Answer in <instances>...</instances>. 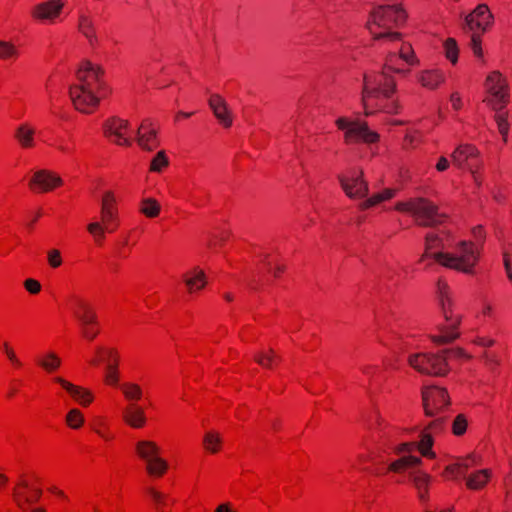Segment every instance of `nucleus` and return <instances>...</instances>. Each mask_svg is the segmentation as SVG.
<instances>
[{"instance_id":"nucleus-27","label":"nucleus","mask_w":512,"mask_h":512,"mask_svg":"<svg viewBox=\"0 0 512 512\" xmlns=\"http://www.w3.org/2000/svg\"><path fill=\"white\" fill-rule=\"evenodd\" d=\"M183 278L189 292L191 293L202 289L206 285L205 273L198 267L185 274Z\"/></svg>"},{"instance_id":"nucleus-43","label":"nucleus","mask_w":512,"mask_h":512,"mask_svg":"<svg viewBox=\"0 0 512 512\" xmlns=\"http://www.w3.org/2000/svg\"><path fill=\"white\" fill-rule=\"evenodd\" d=\"M444 49L446 58L452 64H455L458 61L459 52L456 40L453 38H448L444 43Z\"/></svg>"},{"instance_id":"nucleus-44","label":"nucleus","mask_w":512,"mask_h":512,"mask_svg":"<svg viewBox=\"0 0 512 512\" xmlns=\"http://www.w3.org/2000/svg\"><path fill=\"white\" fill-rule=\"evenodd\" d=\"M465 25L469 29V31L473 33H477V31L484 32L487 27L484 21L478 20L473 13H470L465 17Z\"/></svg>"},{"instance_id":"nucleus-38","label":"nucleus","mask_w":512,"mask_h":512,"mask_svg":"<svg viewBox=\"0 0 512 512\" xmlns=\"http://www.w3.org/2000/svg\"><path fill=\"white\" fill-rule=\"evenodd\" d=\"M168 468L167 462L161 457L154 458V460L147 463L146 469L150 475L161 476Z\"/></svg>"},{"instance_id":"nucleus-41","label":"nucleus","mask_w":512,"mask_h":512,"mask_svg":"<svg viewBox=\"0 0 512 512\" xmlns=\"http://www.w3.org/2000/svg\"><path fill=\"white\" fill-rule=\"evenodd\" d=\"M399 104L396 100H391L387 104L383 105L380 100H374V102H370V110H382L386 113L394 114L398 113L399 110Z\"/></svg>"},{"instance_id":"nucleus-19","label":"nucleus","mask_w":512,"mask_h":512,"mask_svg":"<svg viewBox=\"0 0 512 512\" xmlns=\"http://www.w3.org/2000/svg\"><path fill=\"white\" fill-rule=\"evenodd\" d=\"M208 104L221 125L226 128L232 125L231 111L224 98L218 94H213L210 96Z\"/></svg>"},{"instance_id":"nucleus-54","label":"nucleus","mask_w":512,"mask_h":512,"mask_svg":"<svg viewBox=\"0 0 512 512\" xmlns=\"http://www.w3.org/2000/svg\"><path fill=\"white\" fill-rule=\"evenodd\" d=\"M274 359L275 356L272 350H270V353L268 355L260 353L255 356L256 362L262 365L263 367H271V364L274 361Z\"/></svg>"},{"instance_id":"nucleus-45","label":"nucleus","mask_w":512,"mask_h":512,"mask_svg":"<svg viewBox=\"0 0 512 512\" xmlns=\"http://www.w3.org/2000/svg\"><path fill=\"white\" fill-rule=\"evenodd\" d=\"M472 13L478 20L484 21L486 27L492 23L493 15L486 4H479Z\"/></svg>"},{"instance_id":"nucleus-3","label":"nucleus","mask_w":512,"mask_h":512,"mask_svg":"<svg viewBox=\"0 0 512 512\" xmlns=\"http://www.w3.org/2000/svg\"><path fill=\"white\" fill-rule=\"evenodd\" d=\"M452 353L455 357H466V353L461 348L453 350H442L439 353H415L408 357V363L411 367L422 374L432 376H445L449 371L446 355Z\"/></svg>"},{"instance_id":"nucleus-39","label":"nucleus","mask_w":512,"mask_h":512,"mask_svg":"<svg viewBox=\"0 0 512 512\" xmlns=\"http://www.w3.org/2000/svg\"><path fill=\"white\" fill-rule=\"evenodd\" d=\"M87 230L94 237L96 242H101L104 239L106 231L110 232L102 219L101 221H95L88 224Z\"/></svg>"},{"instance_id":"nucleus-57","label":"nucleus","mask_w":512,"mask_h":512,"mask_svg":"<svg viewBox=\"0 0 512 512\" xmlns=\"http://www.w3.org/2000/svg\"><path fill=\"white\" fill-rule=\"evenodd\" d=\"M395 57H396V54L395 53H390L387 58H386V63H385V67L386 68H389L390 70L396 72V73H404L403 70L401 69H398V68H393L392 65L394 63V60H395Z\"/></svg>"},{"instance_id":"nucleus-4","label":"nucleus","mask_w":512,"mask_h":512,"mask_svg":"<svg viewBox=\"0 0 512 512\" xmlns=\"http://www.w3.org/2000/svg\"><path fill=\"white\" fill-rule=\"evenodd\" d=\"M432 256L444 267L471 274L479 253L472 242L461 241L456 245L454 252H434Z\"/></svg>"},{"instance_id":"nucleus-23","label":"nucleus","mask_w":512,"mask_h":512,"mask_svg":"<svg viewBox=\"0 0 512 512\" xmlns=\"http://www.w3.org/2000/svg\"><path fill=\"white\" fill-rule=\"evenodd\" d=\"M123 420L132 428H141L146 423L144 409L131 403L123 410Z\"/></svg>"},{"instance_id":"nucleus-49","label":"nucleus","mask_w":512,"mask_h":512,"mask_svg":"<svg viewBox=\"0 0 512 512\" xmlns=\"http://www.w3.org/2000/svg\"><path fill=\"white\" fill-rule=\"evenodd\" d=\"M467 429V419L463 414L456 416L452 423V430L456 436H460L465 433Z\"/></svg>"},{"instance_id":"nucleus-62","label":"nucleus","mask_w":512,"mask_h":512,"mask_svg":"<svg viewBox=\"0 0 512 512\" xmlns=\"http://www.w3.org/2000/svg\"><path fill=\"white\" fill-rule=\"evenodd\" d=\"M215 512H235L232 510L231 505L229 503H223L220 504L216 509Z\"/></svg>"},{"instance_id":"nucleus-8","label":"nucleus","mask_w":512,"mask_h":512,"mask_svg":"<svg viewBox=\"0 0 512 512\" xmlns=\"http://www.w3.org/2000/svg\"><path fill=\"white\" fill-rule=\"evenodd\" d=\"M422 463L421 458L412 456V455H404L392 462L389 465V470L393 472H401L402 470H410L409 471V479L414 484L415 488L418 490L419 498L424 501L426 499L427 486L429 483V476L417 469V467Z\"/></svg>"},{"instance_id":"nucleus-17","label":"nucleus","mask_w":512,"mask_h":512,"mask_svg":"<svg viewBox=\"0 0 512 512\" xmlns=\"http://www.w3.org/2000/svg\"><path fill=\"white\" fill-rule=\"evenodd\" d=\"M101 219L109 231H114L118 226L116 198L111 191L105 192L102 196Z\"/></svg>"},{"instance_id":"nucleus-21","label":"nucleus","mask_w":512,"mask_h":512,"mask_svg":"<svg viewBox=\"0 0 512 512\" xmlns=\"http://www.w3.org/2000/svg\"><path fill=\"white\" fill-rule=\"evenodd\" d=\"M62 183L61 178L47 170H38L34 173L30 185L38 186L42 191H48Z\"/></svg>"},{"instance_id":"nucleus-28","label":"nucleus","mask_w":512,"mask_h":512,"mask_svg":"<svg viewBox=\"0 0 512 512\" xmlns=\"http://www.w3.org/2000/svg\"><path fill=\"white\" fill-rule=\"evenodd\" d=\"M397 190L387 188L383 190L382 192L376 193L372 195L371 197L367 198L365 201L361 202L359 204V208L362 210L368 209L372 206H375L383 201L389 200L393 198L396 195Z\"/></svg>"},{"instance_id":"nucleus-35","label":"nucleus","mask_w":512,"mask_h":512,"mask_svg":"<svg viewBox=\"0 0 512 512\" xmlns=\"http://www.w3.org/2000/svg\"><path fill=\"white\" fill-rule=\"evenodd\" d=\"M139 209L140 212L143 213L145 216L154 218L158 216L160 212V205L153 198H145L141 201Z\"/></svg>"},{"instance_id":"nucleus-10","label":"nucleus","mask_w":512,"mask_h":512,"mask_svg":"<svg viewBox=\"0 0 512 512\" xmlns=\"http://www.w3.org/2000/svg\"><path fill=\"white\" fill-rule=\"evenodd\" d=\"M335 123L338 129L344 132V141L347 144L356 142L374 144L379 140V134L370 130L366 122L351 121L340 117Z\"/></svg>"},{"instance_id":"nucleus-64","label":"nucleus","mask_w":512,"mask_h":512,"mask_svg":"<svg viewBox=\"0 0 512 512\" xmlns=\"http://www.w3.org/2000/svg\"><path fill=\"white\" fill-rule=\"evenodd\" d=\"M503 264H504L505 272H507L509 270H512L511 262H510V259H509V256H508L507 252L503 253Z\"/></svg>"},{"instance_id":"nucleus-34","label":"nucleus","mask_w":512,"mask_h":512,"mask_svg":"<svg viewBox=\"0 0 512 512\" xmlns=\"http://www.w3.org/2000/svg\"><path fill=\"white\" fill-rule=\"evenodd\" d=\"M79 30L90 41V43L93 42L95 39L94 23L89 16L84 14L80 15Z\"/></svg>"},{"instance_id":"nucleus-59","label":"nucleus","mask_w":512,"mask_h":512,"mask_svg":"<svg viewBox=\"0 0 512 512\" xmlns=\"http://www.w3.org/2000/svg\"><path fill=\"white\" fill-rule=\"evenodd\" d=\"M450 101L455 110H459L461 108L462 101L460 95L457 92L451 94Z\"/></svg>"},{"instance_id":"nucleus-50","label":"nucleus","mask_w":512,"mask_h":512,"mask_svg":"<svg viewBox=\"0 0 512 512\" xmlns=\"http://www.w3.org/2000/svg\"><path fill=\"white\" fill-rule=\"evenodd\" d=\"M13 497L16 505L23 511H27V504L34 503L32 497L24 495L17 489L13 491Z\"/></svg>"},{"instance_id":"nucleus-24","label":"nucleus","mask_w":512,"mask_h":512,"mask_svg":"<svg viewBox=\"0 0 512 512\" xmlns=\"http://www.w3.org/2000/svg\"><path fill=\"white\" fill-rule=\"evenodd\" d=\"M418 81L423 87L434 90L445 81V76L440 70H424L419 73Z\"/></svg>"},{"instance_id":"nucleus-7","label":"nucleus","mask_w":512,"mask_h":512,"mask_svg":"<svg viewBox=\"0 0 512 512\" xmlns=\"http://www.w3.org/2000/svg\"><path fill=\"white\" fill-rule=\"evenodd\" d=\"M437 298L441 313L448 324L447 326H440L439 330L442 334L433 336L432 340L436 344L451 343L458 337V333L455 330L460 323V316L452 313L453 300L449 286L441 279L437 282Z\"/></svg>"},{"instance_id":"nucleus-22","label":"nucleus","mask_w":512,"mask_h":512,"mask_svg":"<svg viewBox=\"0 0 512 512\" xmlns=\"http://www.w3.org/2000/svg\"><path fill=\"white\" fill-rule=\"evenodd\" d=\"M55 381L59 383L81 405L87 406L91 403L92 395L88 390L74 385L61 377L55 378Z\"/></svg>"},{"instance_id":"nucleus-36","label":"nucleus","mask_w":512,"mask_h":512,"mask_svg":"<svg viewBox=\"0 0 512 512\" xmlns=\"http://www.w3.org/2000/svg\"><path fill=\"white\" fill-rule=\"evenodd\" d=\"M478 151L471 145H460L452 153V160H468L477 157Z\"/></svg>"},{"instance_id":"nucleus-25","label":"nucleus","mask_w":512,"mask_h":512,"mask_svg":"<svg viewBox=\"0 0 512 512\" xmlns=\"http://www.w3.org/2000/svg\"><path fill=\"white\" fill-rule=\"evenodd\" d=\"M136 452L141 459L148 463L159 456L160 448L153 441L141 440L136 444Z\"/></svg>"},{"instance_id":"nucleus-58","label":"nucleus","mask_w":512,"mask_h":512,"mask_svg":"<svg viewBox=\"0 0 512 512\" xmlns=\"http://www.w3.org/2000/svg\"><path fill=\"white\" fill-rule=\"evenodd\" d=\"M415 447L414 443H403L396 447L395 452L398 454L410 453Z\"/></svg>"},{"instance_id":"nucleus-16","label":"nucleus","mask_w":512,"mask_h":512,"mask_svg":"<svg viewBox=\"0 0 512 512\" xmlns=\"http://www.w3.org/2000/svg\"><path fill=\"white\" fill-rule=\"evenodd\" d=\"M63 7V0H48L35 5L31 15L40 21L54 22L60 15Z\"/></svg>"},{"instance_id":"nucleus-13","label":"nucleus","mask_w":512,"mask_h":512,"mask_svg":"<svg viewBox=\"0 0 512 512\" xmlns=\"http://www.w3.org/2000/svg\"><path fill=\"white\" fill-rule=\"evenodd\" d=\"M339 181L345 194L351 199H362L368 195V182L363 170H353L339 175Z\"/></svg>"},{"instance_id":"nucleus-52","label":"nucleus","mask_w":512,"mask_h":512,"mask_svg":"<svg viewBox=\"0 0 512 512\" xmlns=\"http://www.w3.org/2000/svg\"><path fill=\"white\" fill-rule=\"evenodd\" d=\"M470 47L475 56L482 57L483 52H482V47H481V38L478 33H473L471 35Z\"/></svg>"},{"instance_id":"nucleus-9","label":"nucleus","mask_w":512,"mask_h":512,"mask_svg":"<svg viewBox=\"0 0 512 512\" xmlns=\"http://www.w3.org/2000/svg\"><path fill=\"white\" fill-rule=\"evenodd\" d=\"M80 334L86 340L92 341L100 332L98 316L90 303L83 299H76L72 308Z\"/></svg>"},{"instance_id":"nucleus-2","label":"nucleus","mask_w":512,"mask_h":512,"mask_svg":"<svg viewBox=\"0 0 512 512\" xmlns=\"http://www.w3.org/2000/svg\"><path fill=\"white\" fill-rule=\"evenodd\" d=\"M406 17V12L398 5H379L371 11L366 28L375 40H400L401 34L392 29L402 25Z\"/></svg>"},{"instance_id":"nucleus-14","label":"nucleus","mask_w":512,"mask_h":512,"mask_svg":"<svg viewBox=\"0 0 512 512\" xmlns=\"http://www.w3.org/2000/svg\"><path fill=\"white\" fill-rule=\"evenodd\" d=\"M422 400L427 416H436L449 404V396L444 388L426 386L422 389Z\"/></svg>"},{"instance_id":"nucleus-40","label":"nucleus","mask_w":512,"mask_h":512,"mask_svg":"<svg viewBox=\"0 0 512 512\" xmlns=\"http://www.w3.org/2000/svg\"><path fill=\"white\" fill-rule=\"evenodd\" d=\"M61 364L60 358L53 352H49L46 356L39 360V365L47 372H52L59 368Z\"/></svg>"},{"instance_id":"nucleus-51","label":"nucleus","mask_w":512,"mask_h":512,"mask_svg":"<svg viewBox=\"0 0 512 512\" xmlns=\"http://www.w3.org/2000/svg\"><path fill=\"white\" fill-rule=\"evenodd\" d=\"M105 381L110 385H119L118 365H106Z\"/></svg>"},{"instance_id":"nucleus-61","label":"nucleus","mask_w":512,"mask_h":512,"mask_svg":"<svg viewBox=\"0 0 512 512\" xmlns=\"http://www.w3.org/2000/svg\"><path fill=\"white\" fill-rule=\"evenodd\" d=\"M8 359L11 361V363L17 367L21 366L20 360L17 358L14 351H8L7 354Z\"/></svg>"},{"instance_id":"nucleus-18","label":"nucleus","mask_w":512,"mask_h":512,"mask_svg":"<svg viewBox=\"0 0 512 512\" xmlns=\"http://www.w3.org/2000/svg\"><path fill=\"white\" fill-rule=\"evenodd\" d=\"M445 426V418L442 416L436 417L429 424L427 429L422 432L419 450L425 457L433 458L435 453L431 450L433 439L432 435L440 433Z\"/></svg>"},{"instance_id":"nucleus-12","label":"nucleus","mask_w":512,"mask_h":512,"mask_svg":"<svg viewBox=\"0 0 512 512\" xmlns=\"http://www.w3.org/2000/svg\"><path fill=\"white\" fill-rule=\"evenodd\" d=\"M488 93L489 97L484 101L496 112L495 121L497 122L499 133L502 135L503 139L506 140L509 124L507 120L508 114L503 111V109L508 102V94L505 92V89L499 90L498 87H492Z\"/></svg>"},{"instance_id":"nucleus-33","label":"nucleus","mask_w":512,"mask_h":512,"mask_svg":"<svg viewBox=\"0 0 512 512\" xmlns=\"http://www.w3.org/2000/svg\"><path fill=\"white\" fill-rule=\"evenodd\" d=\"M221 443L222 439L218 432L208 431L203 437L204 448L210 453H217Z\"/></svg>"},{"instance_id":"nucleus-56","label":"nucleus","mask_w":512,"mask_h":512,"mask_svg":"<svg viewBox=\"0 0 512 512\" xmlns=\"http://www.w3.org/2000/svg\"><path fill=\"white\" fill-rule=\"evenodd\" d=\"M149 494L151 495L152 499L154 500L155 504L159 507V506H163L165 505V496L163 494H161L160 492L150 488L149 490Z\"/></svg>"},{"instance_id":"nucleus-20","label":"nucleus","mask_w":512,"mask_h":512,"mask_svg":"<svg viewBox=\"0 0 512 512\" xmlns=\"http://www.w3.org/2000/svg\"><path fill=\"white\" fill-rule=\"evenodd\" d=\"M36 128L28 122H23L15 127L13 139L23 149H31L35 146Z\"/></svg>"},{"instance_id":"nucleus-53","label":"nucleus","mask_w":512,"mask_h":512,"mask_svg":"<svg viewBox=\"0 0 512 512\" xmlns=\"http://www.w3.org/2000/svg\"><path fill=\"white\" fill-rule=\"evenodd\" d=\"M48 262L53 268H57L62 264V258L60 251L57 249H51L48 251Z\"/></svg>"},{"instance_id":"nucleus-29","label":"nucleus","mask_w":512,"mask_h":512,"mask_svg":"<svg viewBox=\"0 0 512 512\" xmlns=\"http://www.w3.org/2000/svg\"><path fill=\"white\" fill-rule=\"evenodd\" d=\"M489 477L490 471L488 469L479 470L467 477L466 486L473 490L480 489L485 486Z\"/></svg>"},{"instance_id":"nucleus-6","label":"nucleus","mask_w":512,"mask_h":512,"mask_svg":"<svg viewBox=\"0 0 512 512\" xmlns=\"http://www.w3.org/2000/svg\"><path fill=\"white\" fill-rule=\"evenodd\" d=\"M396 91V83L394 79L389 78L383 71L380 74L363 75V88H362V105L366 116L372 115L373 111L370 110V102L385 98L389 100L393 93Z\"/></svg>"},{"instance_id":"nucleus-42","label":"nucleus","mask_w":512,"mask_h":512,"mask_svg":"<svg viewBox=\"0 0 512 512\" xmlns=\"http://www.w3.org/2000/svg\"><path fill=\"white\" fill-rule=\"evenodd\" d=\"M399 57L409 65H416L418 59L409 43H403L398 51Z\"/></svg>"},{"instance_id":"nucleus-1","label":"nucleus","mask_w":512,"mask_h":512,"mask_svg":"<svg viewBox=\"0 0 512 512\" xmlns=\"http://www.w3.org/2000/svg\"><path fill=\"white\" fill-rule=\"evenodd\" d=\"M101 74V68L90 62H84L78 69L76 77L79 83L69 87V96L75 109L90 113L98 105L100 96L96 92H101L104 86Z\"/></svg>"},{"instance_id":"nucleus-5","label":"nucleus","mask_w":512,"mask_h":512,"mask_svg":"<svg viewBox=\"0 0 512 512\" xmlns=\"http://www.w3.org/2000/svg\"><path fill=\"white\" fill-rule=\"evenodd\" d=\"M395 209L400 212L412 214L417 223L424 227H436L444 223L447 215L439 211V207L423 197L410 198L407 201L398 202Z\"/></svg>"},{"instance_id":"nucleus-32","label":"nucleus","mask_w":512,"mask_h":512,"mask_svg":"<svg viewBox=\"0 0 512 512\" xmlns=\"http://www.w3.org/2000/svg\"><path fill=\"white\" fill-rule=\"evenodd\" d=\"M124 397L126 400L138 401L142 398V389L141 387L133 382H125L119 385Z\"/></svg>"},{"instance_id":"nucleus-48","label":"nucleus","mask_w":512,"mask_h":512,"mask_svg":"<svg viewBox=\"0 0 512 512\" xmlns=\"http://www.w3.org/2000/svg\"><path fill=\"white\" fill-rule=\"evenodd\" d=\"M486 87L489 92L492 87H498L501 90L505 89L506 86L501 78V74L498 71H494L487 76Z\"/></svg>"},{"instance_id":"nucleus-47","label":"nucleus","mask_w":512,"mask_h":512,"mask_svg":"<svg viewBox=\"0 0 512 512\" xmlns=\"http://www.w3.org/2000/svg\"><path fill=\"white\" fill-rule=\"evenodd\" d=\"M66 421L71 428L78 429L83 424L84 418L78 409H71L67 414Z\"/></svg>"},{"instance_id":"nucleus-63","label":"nucleus","mask_w":512,"mask_h":512,"mask_svg":"<svg viewBox=\"0 0 512 512\" xmlns=\"http://www.w3.org/2000/svg\"><path fill=\"white\" fill-rule=\"evenodd\" d=\"M168 158H169V155L166 153V151L160 150L155 154V156L151 160L160 161V160H168Z\"/></svg>"},{"instance_id":"nucleus-60","label":"nucleus","mask_w":512,"mask_h":512,"mask_svg":"<svg viewBox=\"0 0 512 512\" xmlns=\"http://www.w3.org/2000/svg\"><path fill=\"white\" fill-rule=\"evenodd\" d=\"M169 162H151L150 170L153 172H161L167 167Z\"/></svg>"},{"instance_id":"nucleus-55","label":"nucleus","mask_w":512,"mask_h":512,"mask_svg":"<svg viewBox=\"0 0 512 512\" xmlns=\"http://www.w3.org/2000/svg\"><path fill=\"white\" fill-rule=\"evenodd\" d=\"M24 286L31 294H37L41 290L40 283L35 279H27L24 282Z\"/></svg>"},{"instance_id":"nucleus-15","label":"nucleus","mask_w":512,"mask_h":512,"mask_svg":"<svg viewBox=\"0 0 512 512\" xmlns=\"http://www.w3.org/2000/svg\"><path fill=\"white\" fill-rule=\"evenodd\" d=\"M134 132L135 142L138 147L144 151L154 150L159 142L157 138V131L154 129L148 120H144Z\"/></svg>"},{"instance_id":"nucleus-31","label":"nucleus","mask_w":512,"mask_h":512,"mask_svg":"<svg viewBox=\"0 0 512 512\" xmlns=\"http://www.w3.org/2000/svg\"><path fill=\"white\" fill-rule=\"evenodd\" d=\"M434 249H444V244L442 239L434 234V233H428L425 237V252L422 255L420 261H423L426 257H432L433 254L432 250Z\"/></svg>"},{"instance_id":"nucleus-30","label":"nucleus","mask_w":512,"mask_h":512,"mask_svg":"<svg viewBox=\"0 0 512 512\" xmlns=\"http://www.w3.org/2000/svg\"><path fill=\"white\" fill-rule=\"evenodd\" d=\"M95 352L100 356L101 363L105 367L106 365H118L119 355L115 348L98 346Z\"/></svg>"},{"instance_id":"nucleus-11","label":"nucleus","mask_w":512,"mask_h":512,"mask_svg":"<svg viewBox=\"0 0 512 512\" xmlns=\"http://www.w3.org/2000/svg\"><path fill=\"white\" fill-rule=\"evenodd\" d=\"M103 133L109 142L118 146L129 147L135 141L130 123L118 117L109 118L104 122Z\"/></svg>"},{"instance_id":"nucleus-26","label":"nucleus","mask_w":512,"mask_h":512,"mask_svg":"<svg viewBox=\"0 0 512 512\" xmlns=\"http://www.w3.org/2000/svg\"><path fill=\"white\" fill-rule=\"evenodd\" d=\"M477 463V457L473 454L461 459L459 462L449 465L445 469V474L451 478L464 476L466 470Z\"/></svg>"},{"instance_id":"nucleus-46","label":"nucleus","mask_w":512,"mask_h":512,"mask_svg":"<svg viewBox=\"0 0 512 512\" xmlns=\"http://www.w3.org/2000/svg\"><path fill=\"white\" fill-rule=\"evenodd\" d=\"M422 140V133L416 129H407L404 136V145L414 148Z\"/></svg>"},{"instance_id":"nucleus-37","label":"nucleus","mask_w":512,"mask_h":512,"mask_svg":"<svg viewBox=\"0 0 512 512\" xmlns=\"http://www.w3.org/2000/svg\"><path fill=\"white\" fill-rule=\"evenodd\" d=\"M19 55L16 46L9 41L0 40V60L12 61Z\"/></svg>"}]
</instances>
